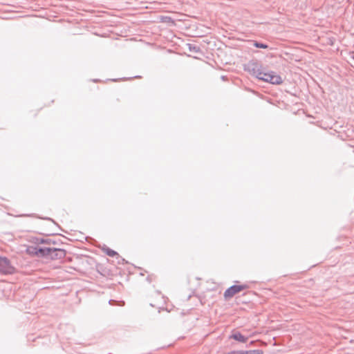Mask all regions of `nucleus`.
I'll list each match as a JSON object with an SVG mask.
<instances>
[{
    "label": "nucleus",
    "instance_id": "nucleus-23",
    "mask_svg": "<svg viewBox=\"0 0 354 354\" xmlns=\"http://www.w3.org/2000/svg\"><path fill=\"white\" fill-rule=\"evenodd\" d=\"M222 80H225V76L221 77Z\"/></svg>",
    "mask_w": 354,
    "mask_h": 354
},
{
    "label": "nucleus",
    "instance_id": "nucleus-14",
    "mask_svg": "<svg viewBox=\"0 0 354 354\" xmlns=\"http://www.w3.org/2000/svg\"><path fill=\"white\" fill-rule=\"evenodd\" d=\"M242 354H263V351L261 349H254V350H247L243 351L241 350Z\"/></svg>",
    "mask_w": 354,
    "mask_h": 354
},
{
    "label": "nucleus",
    "instance_id": "nucleus-19",
    "mask_svg": "<svg viewBox=\"0 0 354 354\" xmlns=\"http://www.w3.org/2000/svg\"><path fill=\"white\" fill-rule=\"evenodd\" d=\"M109 80H111L112 82H118V79H110Z\"/></svg>",
    "mask_w": 354,
    "mask_h": 354
},
{
    "label": "nucleus",
    "instance_id": "nucleus-2",
    "mask_svg": "<svg viewBox=\"0 0 354 354\" xmlns=\"http://www.w3.org/2000/svg\"><path fill=\"white\" fill-rule=\"evenodd\" d=\"M260 80L274 85H280L283 83L282 77L277 72L270 71L265 66Z\"/></svg>",
    "mask_w": 354,
    "mask_h": 354
},
{
    "label": "nucleus",
    "instance_id": "nucleus-4",
    "mask_svg": "<svg viewBox=\"0 0 354 354\" xmlns=\"http://www.w3.org/2000/svg\"><path fill=\"white\" fill-rule=\"evenodd\" d=\"M248 288V286L247 284H234L225 290L223 297L225 300H228L229 299L233 297L236 294L247 289Z\"/></svg>",
    "mask_w": 354,
    "mask_h": 354
},
{
    "label": "nucleus",
    "instance_id": "nucleus-9",
    "mask_svg": "<svg viewBox=\"0 0 354 354\" xmlns=\"http://www.w3.org/2000/svg\"><path fill=\"white\" fill-rule=\"evenodd\" d=\"M102 250L109 257H119V254L116 251L109 248V247H107L106 245H104V247L102 248Z\"/></svg>",
    "mask_w": 354,
    "mask_h": 354
},
{
    "label": "nucleus",
    "instance_id": "nucleus-10",
    "mask_svg": "<svg viewBox=\"0 0 354 354\" xmlns=\"http://www.w3.org/2000/svg\"><path fill=\"white\" fill-rule=\"evenodd\" d=\"M21 216H35V214H23V215H21ZM35 217L42 219V220H46V221H51L53 223V225L59 227L58 224L53 218H51L50 217H47V216L43 217V216H35Z\"/></svg>",
    "mask_w": 354,
    "mask_h": 354
},
{
    "label": "nucleus",
    "instance_id": "nucleus-24",
    "mask_svg": "<svg viewBox=\"0 0 354 354\" xmlns=\"http://www.w3.org/2000/svg\"><path fill=\"white\" fill-rule=\"evenodd\" d=\"M122 79H123V80H127L128 78H126V77H123Z\"/></svg>",
    "mask_w": 354,
    "mask_h": 354
},
{
    "label": "nucleus",
    "instance_id": "nucleus-1",
    "mask_svg": "<svg viewBox=\"0 0 354 354\" xmlns=\"http://www.w3.org/2000/svg\"><path fill=\"white\" fill-rule=\"evenodd\" d=\"M263 68L264 66L261 62L254 59L243 64V70L259 80H260Z\"/></svg>",
    "mask_w": 354,
    "mask_h": 354
},
{
    "label": "nucleus",
    "instance_id": "nucleus-15",
    "mask_svg": "<svg viewBox=\"0 0 354 354\" xmlns=\"http://www.w3.org/2000/svg\"><path fill=\"white\" fill-rule=\"evenodd\" d=\"M160 21L167 24H174V20L169 16H161Z\"/></svg>",
    "mask_w": 354,
    "mask_h": 354
},
{
    "label": "nucleus",
    "instance_id": "nucleus-22",
    "mask_svg": "<svg viewBox=\"0 0 354 354\" xmlns=\"http://www.w3.org/2000/svg\"><path fill=\"white\" fill-rule=\"evenodd\" d=\"M134 77H135V78H139V77H140V76H139V75H136V76H135Z\"/></svg>",
    "mask_w": 354,
    "mask_h": 354
},
{
    "label": "nucleus",
    "instance_id": "nucleus-20",
    "mask_svg": "<svg viewBox=\"0 0 354 354\" xmlns=\"http://www.w3.org/2000/svg\"><path fill=\"white\" fill-rule=\"evenodd\" d=\"M99 81H100V80H98V79H93V82H97Z\"/></svg>",
    "mask_w": 354,
    "mask_h": 354
},
{
    "label": "nucleus",
    "instance_id": "nucleus-5",
    "mask_svg": "<svg viewBox=\"0 0 354 354\" xmlns=\"http://www.w3.org/2000/svg\"><path fill=\"white\" fill-rule=\"evenodd\" d=\"M230 339H232L236 342H239L240 343H245L246 344L245 347L248 348L251 345L254 344L255 343L254 341L250 340L249 342V337L247 335H243L240 331L238 330H233L232 332V334L229 337Z\"/></svg>",
    "mask_w": 354,
    "mask_h": 354
},
{
    "label": "nucleus",
    "instance_id": "nucleus-12",
    "mask_svg": "<svg viewBox=\"0 0 354 354\" xmlns=\"http://www.w3.org/2000/svg\"><path fill=\"white\" fill-rule=\"evenodd\" d=\"M253 46H254L257 48H263V49H267L269 48V46L266 44L263 43L259 41L253 40L252 41Z\"/></svg>",
    "mask_w": 354,
    "mask_h": 354
},
{
    "label": "nucleus",
    "instance_id": "nucleus-11",
    "mask_svg": "<svg viewBox=\"0 0 354 354\" xmlns=\"http://www.w3.org/2000/svg\"><path fill=\"white\" fill-rule=\"evenodd\" d=\"M38 246H28L25 250L26 253L30 255L37 257Z\"/></svg>",
    "mask_w": 354,
    "mask_h": 354
},
{
    "label": "nucleus",
    "instance_id": "nucleus-3",
    "mask_svg": "<svg viewBox=\"0 0 354 354\" xmlns=\"http://www.w3.org/2000/svg\"><path fill=\"white\" fill-rule=\"evenodd\" d=\"M17 268L12 264L6 257L0 256V273L3 274H13L17 272Z\"/></svg>",
    "mask_w": 354,
    "mask_h": 354
},
{
    "label": "nucleus",
    "instance_id": "nucleus-8",
    "mask_svg": "<svg viewBox=\"0 0 354 354\" xmlns=\"http://www.w3.org/2000/svg\"><path fill=\"white\" fill-rule=\"evenodd\" d=\"M51 248L49 247H39L37 248V257L48 258L50 255Z\"/></svg>",
    "mask_w": 354,
    "mask_h": 354
},
{
    "label": "nucleus",
    "instance_id": "nucleus-7",
    "mask_svg": "<svg viewBox=\"0 0 354 354\" xmlns=\"http://www.w3.org/2000/svg\"><path fill=\"white\" fill-rule=\"evenodd\" d=\"M66 255V251L62 248H51L49 259L51 260H57L64 259Z\"/></svg>",
    "mask_w": 354,
    "mask_h": 354
},
{
    "label": "nucleus",
    "instance_id": "nucleus-21",
    "mask_svg": "<svg viewBox=\"0 0 354 354\" xmlns=\"http://www.w3.org/2000/svg\"><path fill=\"white\" fill-rule=\"evenodd\" d=\"M147 280L148 281H149V282H150L149 277H147Z\"/></svg>",
    "mask_w": 354,
    "mask_h": 354
},
{
    "label": "nucleus",
    "instance_id": "nucleus-13",
    "mask_svg": "<svg viewBox=\"0 0 354 354\" xmlns=\"http://www.w3.org/2000/svg\"><path fill=\"white\" fill-rule=\"evenodd\" d=\"M187 46L188 50L190 52H194V53H201V52L200 46H196L195 44H187Z\"/></svg>",
    "mask_w": 354,
    "mask_h": 354
},
{
    "label": "nucleus",
    "instance_id": "nucleus-17",
    "mask_svg": "<svg viewBox=\"0 0 354 354\" xmlns=\"http://www.w3.org/2000/svg\"><path fill=\"white\" fill-rule=\"evenodd\" d=\"M241 353H242L241 351H232L228 352L225 354H242Z\"/></svg>",
    "mask_w": 354,
    "mask_h": 354
},
{
    "label": "nucleus",
    "instance_id": "nucleus-18",
    "mask_svg": "<svg viewBox=\"0 0 354 354\" xmlns=\"http://www.w3.org/2000/svg\"><path fill=\"white\" fill-rule=\"evenodd\" d=\"M40 234L44 235V236H50L56 234V233L54 232H49V233H39Z\"/></svg>",
    "mask_w": 354,
    "mask_h": 354
},
{
    "label": "nucleus",
    "instance_id": "nucleus-16",
    "mask_svg": "<svg viewBox=\"0 0 354 354\" xmlns=\"http://www.w3.org/2000/svg\"><path fill=\"white\" fill-rule=\"evenodd\" d=\"M115 257L118 259V263L124 264V263H127V261L124 259H123L122 257H120V255H119V257Z\"/></svg>",
    "mask_w": 354,
    "mask_h": 354
},
{
    "label": "nucleus",
    "instance_id": "nucleus-25",
    "mask_svg": "<svg viewBox=\"0 0 354 354\" xmlns=\"http://www.w3.org/2000/svg\"><path fill=\"white\" fill-rule=\"evenodd\" d=\"M351 57H352V59H354V55H353Z\"/></svg>",
    "mask_w": 354,
    "mask_h": 354
},
{
    "label": "nucleus",
    "instance_id": "nucleus-6",
    "mask_svg": "<svg viewBox=\"0 0 354 354\" xmlns=\"http://www.w3.org/2000/svg\"><path fill=\"white\" fill-rule=\"evenodd\" d=\"M29 242L39 245V244H53V245H59L62 243V242L58 239H44L37 236H30L29 239Z\"/></svg>",
    "mask_w": 354,
    "mask_h": 354
}]
</instances>
